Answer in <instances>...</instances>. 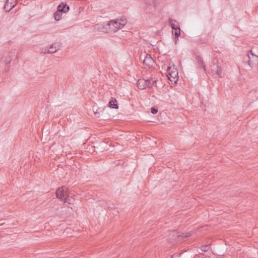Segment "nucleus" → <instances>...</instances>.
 Listing matches in <instances>:
<instances>
[{
    "label": "nucleus",
    "instance_id": "f257e3e1",
    "mask_svg": "<svg viewBox=\"0 0 258 258\" xmlns=\"http://www.w3.org/2000/svg\"><path fill=\"white\" fill-rule=\"evenodd\" d=\"M56 197L60 199L61 201H63L65 203H70L69 201V193L68 191V188L66 186H62L59 187L56 191Z\"/></svg>",
    "mask_w": 258,
    "mask_h": 258
},
{
    "label": "nucleus",
    "instance_id": "f03ea898",
    "mask_svg": "<svg viewBox=\"0 0 258 258\" xmlns=\"http://www.w3.org/2000/svg\"><path fill=\"white\" fill-rule=\"evenodd\" d=\"M106 30L105 32L111 33L115 32L119 29H121V27L117 20L110 21L103 28Z\"/></svg>",
    "mask_w": 258,
    "mask_h": 258
},
{
    "label": "nucleus",
    "instance_id": "7ed1b4c3",
    "mask_svg": "<svg viewBox=\"0 0 258 258\" xmlns=\"http://www.w3.org/2000/svg\"><path fill=\"white\" fill-rule=\"evenodd\" d=\"M178 73L177 70L174 68V66L167 67L166 76L168 79L171 81L176 83L178 79Z\"/></svg>",
    "mask_w": 258,
    "mask_h": 258
},
{
    "label": "nucleus",
    "instance_id": "20e7f679",
    "mask_svg": "<svg viewBox=\"0 0 258 258\" xmlns=\"http://www.w3.org/2000/svg\"><path fill=\"white\" fill-rule=\"evenodd\" d=\"M247 57L249 59L247 61L248 64L250 68L258 65V56L254 55L251 50L248 53Z\"/></svg>",
    "mask_w": 258,
    "mask_h": 258
},
{
    "label": "nucleus",
    "instance_id": "39448f33",
    "mask_svg": "<svg viewBox=\"0 0 258 258\" xmlns=\"http://www.w3.org/2000/svg\"><path fill=\"white\" fill-rule=\"evenodd\" d=\"M143 63L145 66L149 68H151L153 67L155 64V61L150 54H147L143 60Z\"/></svg>",
    "mask_w": 258,
    "mask_h": 258
},
{
    "label": "nucleus",
    "instance_id": "423d86ee",
    "mask_svg": "<svg viewBox=\"0 0 258 258\" xmlns=\"http://www.w3.org/2000/svg\"><path fill=\"white\" fill-rule=\"evenodd\" d=\"M169 235L173 238L174 241L183 240V235L178 232L173 231L170 233Z\"/></svg>",
    "mask_w": 258,
    "mask_h": 258
},
{
    "label": "nucleus",
    "instance_id": "0eeeda50",
    "mask_svg": "<svg viewBox=\"0 0 258 258\" xmlns=\"http://www.w3.org/2000/svg\"><path fill=\"white\" fill-rule=\"evenodd\" d=\"M60 44L59 43H53L47 50V52L52 54L56 52L60 49Z\"/></svg>",
    "mask_w": 258,
    "mask_h": 258
},
{
    "label": "nucleus",
    "instance_id": "6e6552de",
    "mask_svg": "<svg viewBox=\"0 0 258 258\" xmlns=\"http://www.w3.org/2000/svg\"><path fill=\"white\" fill-rule=\"evenodd\" d=\"M57 10L61 13H67L69 11L70 7L66 3L62 2L57 6Z\"/></svg>",
    "mask_w": 258,
    "mask_h": 258
},
{
    "label": "nucleus",
    "instance_id": "1a4fd4ad",
    "mask_svg": "<svg viewBox=\"0 0 258 258\" xmlns=\"http://www.w3.org/2000/svg\"><path fill=\"white\" fill-rule=\"evenodd\" d=\"M13 0H7L4 5V9L7 11H10L15 5L13 2Z\"/></svg>",
    "mask_w": 258,
    "mask_h": 258
},
{
    "label": "nucleus",
    "instance_id": "9d476101",
    "mask_svg": "<svg viewBox=\"0 0 258 258\" xmlns=\"http://www.w3.org/2000/svg\"><path fill=\"white\" fill-rule=\"evenodd\" d=\"M12 61L11 57L9 55L7 56H4L1 59V63H4L6 65V67L9 68Z\"/></svg>",
    "mask_w": 258,
    "mask_h": 258
},
{
    "label": "nucleus",
    "instance_id": "9b49d317",
    "mask_svg": "<svg viewBox=\"0 0 258 258\" xmlns=\"http://www.w3.org/2000/svg\"><path fill=\"white\" fill-rule=\"evenodd\" d=\"M137 86L140 89L143 90L146 88V79H139L137 83Z\"/></svg>",
    "mask_w": 258,
    "mask_h": 258
},
{
    "label": "nucleus",
    "instance_id": "f8f14e48",
    "mask_svg": "<svg viewBox=\"0 0 258 258\" xmlns=\"http://www.w3.org/2000/svg\"><path fill=\"white\" fill-rule=\"evenodd\" d=\"M196 59H197L198 65L200 67V68L201 69H203L204 70V71L206 72V67H205V64H204V62H203L202 57L200 56H197Z\"/></svg>",
    "mask_w": 258,
    "mask_h": 258
},
{
    "label": "nucleus",
    "instance_id": "ddd939ff",
    "mask_svg": "<svg viewBox=\"0 0 258 258\" xmlns=\"http://www.w3.org/2000/svg\"><path fill=\"white\" fill-rule=\"evenodd\" d=\"M109 106L112 108H118V107L116 100L113 98H111V100L109 102Z\"/></svg>",
    "mask_w": 258,
    "mask_h": 258
},
{
    "label": "nucleus",
    "instance_id": "4468645a",
    "mask_svg": "<svg viewBox=\"0 0 258 258\" xmlns=\"http://www.w3.org/2000/svg\"><path fill=\"white\" fill-rule=\"evenodd\" d=\"M169 25L172 28V30L175 29L176 27H179L178 23L176 20H173L172 19H169Z\"/></svg>",
    "mask_w": 258,
    "mask_h": 258
},
{
    "label": "nucleus",
    "instance_id": "2eb2a0df",
    "mask_svg": "<svg viewBox=\"0 0 258 258\" xmlns=\"http://www.w3.org/2000/svg\"><path fill=\"white\" fill-rule=\"evenodd\" d=\"M156 80L150 79H146V88H151L156 83Z\"/></svg>",
    "mask_w": 258,
    "mask_h": 258
},
{
    "label": "nucleus",
    "instance_id": "dca6fc26",
    "mask_svg": "<svg viewBox=\"0 0 258 258\" xmlns=\"http://www.w3.org/2000/svg\"><path fill=\"white\" fill-rule=\"evenodd\" d=\"M62 13L60 11H59V10H57L56 12H54L53 14V17L54 19L58 21L60 20L62 17Z\"/></svg>",
    "mask_w": 258,
    "mask_h": 258
},
{
    "label": "nucleus",
    "instance_id": "f3484780",
    "mask_svg": "<svg viewBox=\"0 0 258 258\" xmlns=\"http://www.w3.org/2000/svg\"><path fill=\"white\" fill-rule=\"evenodd\" d=\"M172 34L175 35V38L178 39V36L180 35V27H176L175 29L172 30Z\"/></svg>",
    "mask_w": 258,
    "mask_h": 258
},
{
    "label": "nucleus",
    "instance_id": "a211bd4d",
    "mask_svg": "<svg viewBox=\"0 0 258 258\" xmlns=\"http://www.w3.org/2000/svg\"><path fill=\"white\" fill-rule=\"evenodd\" d=\"M210 248V245H205L201 246L200 249L202 251L206 252L209 250Z\"/></svg>",
    "mask_w": 258,
    "mask_h": 258
},
{
    "label": "nucleus",
    "instance_id": "6ab92c4d",
    "mask_svg": "<svg viewBox=\"0 0 258 258\" xmlns=\"http://www.w3.org/2000/svg\"><path fill=\"white\" fill-rule=\"evenodd\" d=\"M214 74L217 76L216 77L221 78L222 77V71L221 68L219 67L218 70H217Z\"/></svg>",
    "mask_w": 258,
    "mask_h": 258
},
{
    "label": "nucleus",
    "instance_id": "aec40b11",
    "mask_svg": "<svg viewBox=\"0 0 258 258\" xmlns=\"http://www.w3.org/2000/svg\"><path fill=\"white\" fill-rule=\"evenodd\" d=\"M212 71L215 73L217 70L219 69L220 67L216 64H214L213 66H211Z\"/></svg>",
    "mask_w": 258,
    "mask_h": 258
},
{
    "label": "nucleus",
    "instance_id": "412c9836",
    "mask_svg": "<svg viewBox=\"0 0 258 258\" xmlns=\"http://www.w3.org/2000/svg\"><path fill=\"white\" fill-rule=\"evenodd\" d=\"M117 20L119 21V23L121 28H122L125 25V24L126 23V21L125 19H121Z\"/></svg>",
    "mask_w": 258,
    "mask_h": 258
},
{
    "label": "nucleus",
    "instance_id": "4be33fe9",
    "mask_svg": "<svg viewBox=\"0 0 258 258\" xmlns=\"http://www.w3.org/2000/svg\"><path fill=\"white\" fill-rule=\"evenodd\" d=\"M181 234L183 235V240H184L186 238L189 237L191 235V232H186V233H181Z\"/></svg>",
    "mask_w": 258,
    "mask_h": 258
},
{
    "label": "nucleus",
    "instance_id": "5701e85b",
    "mask_svg": "<svg viewBox=\"0 0 258 258\" xmlns=\"http://www.w3.org/2000/svg\"><path fill=\"white\" fill-rule=\"evenodd\" d=\"M48 49V48L47 47L42 48L40 49V52L44 54H48L49 53L47 52Z\"/></svg>",
    "mask_w": 258,
    "mask_h": 258
},
{
    "label": "nucleus",
    "instance_id": "b1692460",
    "mask_svg": "<svg viewBox=\"0 0 258 258\" xmlns=\"http://www.w3.org/2000/svg\"><path fill=\"white\" fill-rule=\"evenodd\" d=\"M151 112L153 114H156L158 112V109L155 107H152L151 108Z\"/></svg>",
    "mask_w": 258,
    "mask_h": 258
},
{
    "label": "nucleus",
    "instance_id": "393cba45",
    "mask_svg": "<svg viewBox=\"0 0 258 258\" xmlns=\"http://www.w3.org/2000/svg\"><path fill=\"white\" fill-rule=\"evenodd\" d=\"M168 66H167L165 64H164L163 66H162V69H164L165 70H166L167 71V67Z\"/></svg>",
    "mask_w": 258,
    "mask_h": 258
},
{
    "label": "nucleus",
    "instance_id": "a878e982",
    "mask_svg": "<svg viewBox=\"0 0 258 258\" xmlns=\"http://www.w3.org/2000/svg\"><path fill=\"white\" fill-rule=\"evenodd\" d=\"M120 164V162L117 161V163L116 164V165H119Z\"/></svg>",
    "mask_w": 258,
    "mask_h": 258
}]
</instances>
